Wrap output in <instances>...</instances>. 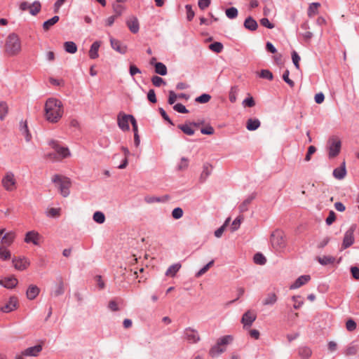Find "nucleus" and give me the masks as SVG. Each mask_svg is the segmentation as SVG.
<instances>
[{"instance_id": "obj_1", "label": "nucleus", "mask_w": 359, "mask_h": 359, "mask_svg": "<svg viewBox=\"0 0 359 359\" xmlns=\"http://www.w3.org/2000/svg\"><path fill=\"white\" fill-rule=\"evenodd\" d=\"M46 119L52 123H57L63 115V104L56 98H49L44 107Z\"/></svg>"}, {"instance_id": "obj_2", "label": "nucleus", "mask_w": 359, "mask_h": 359, "mask_svg": "<svg viewBox=\"0 0 359 359\" xmlns=\"http://www.w3.org/2000/svg\"><path fill=\"white\" fill-rule=\"evenodd\" d=\"M233 341L232 335H224L217 339V342L209 350V355L215 358L226 351V346Z\"/></svg>"}, {"instance_id": "obj_3", "label": "nucleus", "mask_w": 359, "mask_h": 359, "mask_svg": "<svg viewBox=\"0 0 359 359\" xmlns=\"http://www.w3.org/2000/svg\"><path fill=\"white\" fill-rule=\"evenodd\" d=\"M49 145L54 150V152L47 154L46 155L47 158L54 161H59L70 156L69 149L60 146L56 141H50Z\"/></svg>"}, {"instance_id": "obj_4", "label": "nucleus", "mask_w": 359, "mask_h": 359, "mask_svg": "<svg viewBox=\"0 0 359 359\" xmlns=\"http://www.w3.org/2000/svg\"><path fill=\"white\" fill-rule=\"evenodd\" d=\"M20 50L21 42L20 38L15 33L10 34L6 39V53L10 56H14L18 55Z\"/></svg>"}, {"instance_id": "obj_5", "label": "nucleus", "mask_w": 359, "mask_h": 359, "mask_svg": "<svg viewBox=\"0 0 359 359\" xmlns=\"http://www.w3.org/2000/svg\"><path fill=\"white\" fill-rule=\"evenodd\" d=\"M51 180L63 197H67L69 195L71 181L68 177L61 175H54Z\"/></svg>"}, {"instance_id": "obj_6", "label": "nucleus", "mask_w": 359, "mask_h": 359, "mask_svg": "<svg viewBox=\"0 0 359 359\" xmlns=\"http://www.w3.org/2000/svg\"><path fill=\"white\" fill-rule=\"evenodd\" d=\"M271 243L276 251L283 252L287 245L284 233L279 230L273 231L271 236Z\"/></svg>"}, {"instance_id": "obj_7", "label": "nucleus", "mask_w": 359, "mask_h": 359, "mask_svg": "<svg viewBox=\"0 0 359 359\" xmlns=\"http://www.w3.org/2000/svg\"><path fill=\"white\" fill-rule=\"evenodd\" d=\"M341 148V142L338 137H331L327 144L329 158H334L339 155Z\"/></svg>"}, {"instance_id": "obj_8", "label": "nucleus", "mask_w": 359, "mask_h": 359, "mask_svg": "<svg viewBox=\"0 0 359 359\" xmlns=\"http://www.w3.org/2000/svg\"><path fill=\"white\" fill-rule=\"evenodd\" d=\"M17 181L15 175L11 171L5 173L1 180V185L7 191H13L16 189Z\"/></svg>"}, {"instance_id": "obj_9", "label": "nucleus", "mask_w": 359, "mask_h": 359, "mask_svg": "<svg viewBox=\"0 0 359 359\" xmlns=\"http://www.w3.org/2000/svg\"><path fill=\"white\" fill-rule=\"evenodd\" d=\"M16 237V234L14 231L6 232L5 229H0V238L1 245L8 247L13 244Z\"/></svg>"}, {"instance_id": "obj_10", "label": "nucleus", "mask_w": 359, "mask_h": 359, "mask_svg": "<svg viewBox=\"0 0 359 359\" xmlns=\"http://www.w3.org/2000/svg\"><path fill=\"white\" fill-rule=\"evenodd\" d=\"M42 236L36 231L32 230L26 233L24 241L26 243H32L34 245H39Z\"/></svg>"}, {"instance_id": "obj_11", "label": "nucleus", "mask_w": 359, "mask_h": 359, "mask_svg": "<svg viewBox=\"0 0 359 359\" xmlns=\"http://www.w3.org/2000/svg\"><path fill=\"white\" fill-rule=\"evenodd\" d=\"M185 339L191 344H196L201 340V337L197 330L187 327L184 331Z\"/></svg>"}, {"instance_id": "obj_12", "label": "nucleus", "mask_w": 359, "mask_h": 359, "mask_svg": "<svg viewBox=\"0 0 359 359\" xmlns=\"http://www.w3.org/2000/svg\"><path fill=\"white\" fill-rule=\"evenodd\" d=\"M132 115H127L123 113H119L117 118V123L118 127L123 131H128L130 129L129 121L131 122Z\"/></svg>"}, {"instance_id": "obj_13", "label": "nucleus", "mask_w": 359, "mask_h": 359, "mask_svg": "<svg viewBox=\"0 0 359 359\" xmlns=\"http://www.w3.org/2000/svg\"><path fill=\"white\" fill-rule=\"evenodd\" d=\"M355 231V227L351 226L350 227L345 233L343 243H342V248L346 249L351 245H352L354 243V236L353 233Z\"/></svg>"}, {"instance_id": "obj_14", "label": "nucleus", "mask_w": 359, "mask_h": 359, "mask_svg": "<svg viewBox=\"0 0 359 359\" xmlns=\"http://www.w3.org/2000/svg\"><path fill=\"white\" fill-rule=\"evenodd\" d=\"M257 315L255 311H246L242 317L241 323L243 324L244 327L251 326L253 322L256 320Z\"/></svg>"}, {"instance_id": "obj_15", "label": "nucleus", "mask_w": 359, "mask_h": 359, "mask_svg": "<svg viewBox=\"0 0 359 359\" xmlns=\"http://www.w3.org/2000/svg\"><path fill=\"white\" fill-rule=\"evenodd\" d=\"M13 263L15 269L19 271L25 270L29 266V262L25 257L15 258Z\"/></svg>"}, {"instance_id": "obj_16", "label": "nucleus", "mask_w": 359, "mask_h": 359, "mask_svg": "<svg viewBox=\"0 0 359 359\" xmlns=\"http://www.w3.org/2000/svg\"><path fill=\"white\" fill-rule=\"evenodd\" d=\"M109 41L111 48L116 52L121 54H125L127 52V46L123 45L120 41L113 37H110Z\"/></svg>"}, {"instance_id": "obj_17", "label": "nucleus", "mask_w": 359, "mask_h": 359, "mask_svg": "<svg viewBox=\"0 0 359 359\" xmlns=\"http://www.w3.org/2000/svg\"><path fill=\"white\" fill-rule=\"evenodd\" d=\"M126 25L132 33L136 34L139 32L140 25L136 17L131 16L128 18L126 20Z\"/></svg>"}, {"instance_id": "obj_18", "label": "nucleus", "mask_w": 359, "mask_h": 359, "mask_svg": "<svg viewBox=\"0 0 359 359\" xmlns=\"http://www.w3.org/2000/svg\"><path fill=\"white\" fill-rule=\"evenodd\" d=\"M18 299L15 297H10L8 302L0 309L4 313H9L17 308Z\"/></svg>"}, {"instance_id": "obj_19", "label": "nucleus", "mask_w": 359, "mask_h": 359, "mask_svg": "<svg viewBox=\"0 0 359 359\" xmlns=\"http://www.w3.org/2000/svg\"><path fill=\"white\" fill-rule=\"evenodd\" d=\"M65 292V284L62 277L57 279L54 290L51 292V295L54 297H59Z\"/></svg>"}, {"instance_id": "obj_20", "label": "nucleus", "mask_w": 359, "mask_h": 359, "mask_svg": "<svg viewBox=\"0 0 359 359\" xmlns=\"http://www.w3.org/2000/svg\"><path fill=\"white\" fill-rule=\"evenodd\" d=\"M18 280L15 276H10L0 280V285L7 289H13L18 285Z\"/></svg>"}, {"instance_id": "obj_21", "label": "nucleus", "mask_w": 359, "mask_h": 359, "mask_svg": "<svg viewBox=\"0 0 359 359\" xmlns=\"http://www.w3.org/2000/svg\"><path fill=\"white\" fill-rule=\"evenodd\" d=\"M311 280V276L309 275H303L299 276L290 286V290H295L301 286L305 285Z\"/></svg>"}, {"instance_id": "obj_22", "label": "nucleus", "mask_w": 359, "mask_h": 359, "mask_svg": "<svg viewBox=\"0 0 359 359\" xmlns=\"http://www.w3.org/2000/svg\"><path fill=\"white\" fill-rule=\"evenodd\" d=\"M278 301V296L275 292H269L263 299L262 303L264 306H273Z\"/></svg>"}, {"instance_id": "obj_23", "label": "nucleus", "mask_w": 359, "mask_h": 359, "mask_svg": "<svg viewBox=\"0 0 359 359\" xmlns=\"http://www.w3.org/2000/svg\"><path fill=\"white\" fill-rule=\"evenodd\" d=\"M42 351V346L40 344L26 348L22 355L27 356H36Z\"/></svg>"}, {"instance_id": "obj_24", "label": "nucleus", "mask_w": 359, "mask_h": 359, "mask_svg": "<svg viewBox=\"0 0 359 359\" xmlns=\"http://www.w3.org/2000/svg\"><path fill=\"white\" fill-rule=\"evenodd\" d=\"M39 292L40 289L36 285H31L27 288L26 292L27 297L30 300H33L39 295Z\"/></svg>"}, {"instance_id": "obj_25", "label": "nucleus", "mask_w": 359, "mask_h": 359, "mask_svg": "<svg viewBox=\"0 0 359 359\" xmlns=\"http://www.w3.org/2000/svg\"><path fill=\"white\" fill-rule=\"evenodd\" d=\"M212 166L208 163H205L203 165V170L201 172L200 180L201 182H204L210 176L212 172Z\"/></svg>"}, {"instance_id": "obj_26", "label": "nucleus", "mask_w": 359, "mask_h": 359, "mask_svg": "<svg viewBox=\"0 0 359 359\" xmlns=\"http://www.w3.org/2000/svg\"><path fill=\"white\" fill-rule=\"evenodd\" d=\"M101 46V42L99 41H95L90 46L89 50V57L91 59H96L99 57L98 50Z\"/></svg>"}, {"instance_id": "obj_27", "label": "nucleus", "mask_w": 359, "mask_h": 359, "mask_svg": "<svg viewBox=\"0 0 359 359\" xmlns=\"http://www.w3.org/2000/svg\"><path fill=\"white\" fill-rule=\"evenodd\" d=\"M346 175L345 163L344 162L341 167L337 168L333 170V176L337 180H342Z\"/></svg>"}, {"instance_id": "obj_28", "label": "nucleus", "mask_w": 359, "mask_h": 359, "mask_svg": "<svg viewBox=\"0 0 359 359\" xmlns=\"http://www.w3.org/2000/svg\"><path fill=\"white\" fill-rule=\"evenodd\" d=\"M244 27L247 29L255 31L257 29L258 25L252 17H248L244 22Z\"/></svg>"}, {"instance_id": "obj_29", "label": "nucleus", "mask_w": 359, "mask_h": 359, "mask_svg": "<svg viewBox=\"0 0 359 359\" xmlns=\"http://www.w3.org/2000/svg\"><path fill=\"white\" fill-rule=\"evenodd\" d=\"M11 258V252L8 249V247L0 245V259L2 261H7Z\"/></svg>"}, {"instance_id": "obj_30", "label": "nucleus", "mask_w": 359, "mask_h": 359, "mask_svg": "<svg viewBox=\"0 0 359 359\" xmlns=\"http://www.w3.org/2000/svg\"><path fill=\"white\" fill-rule=\"evenodd\" d=\"M316 259L323 266L332 264L335 262V257L332 256L318 257Z\"/></svg>"}, {"instance_id": "obj_31", "label": "nucleus", "mask_w": 359, "mask_h": 359, "mask_svg": "<svg viewBox=\"0 0 359 359\" xmlns=\"http://www.w3.org/2000/svg\"><path fill=\"white\" fill-rule=\"evenodd\" d=\"M181 264L180 263L174 264L171 265L166 271L165 275L167 276L174 277L176 273L179 271L181 268Z\"/></svg>"}, {"instance_id": "obj_32", "label": "nucleus", "mask_w": 359, "mask_h": 359, "mask_svg": "<svg viewBox=\"0 0 359 359\" xmlns=\"http://www.w3.org/2000/svg\"><path fill=\"white\" fill-rule=\"evenodd\" d=\"M155 72L161 76H165L168 73L166 66L162 62H156L154 64Z\"/></svg>"}, {"instance_id": "obj_33", "label": "nucleus", "mask_w": 359, "mask_h": 359, "mask_svg": "<svg viewBox=\"0 0 359 359\" xmlns=\"http://www.w3.org/2000/svg\"><path fill=\"white\" fill-rule=\"evenodd\" d=\"M260 126V121L258 119L250 118L246 123V128L248 130H255Z\"/></svg>"}, {"instance_id": "obj_34", "label": "nucleus", "mask_w": 359, "mask_h": 359, "mask_svg": "<svg viewBox=\"0 0 359 359\" xmlns=\"http://www.w3.org/2000/svg\"><path fill=\"white\" fill-rule=\"evenodd\" d=\"M64 48L66 52L74 54L77 51V46L73 41H66L64 43Z\"/></svg>"}, {"instance_id": "obj_35", "label": "nucleus", "mask_w": 359, "mask_h": 359, "mask_svg": "<svg viewBox=\"0 0 359 359\" xmlns=\"http://www.w3.org/2000/svg\"><path fill=\"white\" fill-rule=\"evenodd\" d=\"M298 353L302 358L307 359L311 355L312 351L310 348L302 346L299 348Z\"/></svg>"}, {"instance_id": "obj_36", "label": "nucleus", "mask_w": 359, "mask_h": 359, "mask_svg": "<svg viewBox=\"0 0 359 359\" xmlns=\"http://www.w3.org/2000/svg\"><path fill=\"white\" fill-rule=\"evenodd\" d=\"M41 5L39 1H35L30 4L29 13L32 15H36L41 11Z\"/></svg>"}, {"instance_id": "obj_37", "label": "nucleus", "mask_w": 359, "mask_h": 359, "mask_svg": "<svg viewBox=\"0 0 359 359\" xmlns=\"http://www.w3.org/2000/svg\"><path fill=\"white\" fill-rule=\"evenodd\" d=\"M59 16L55 15L52 18L45 21L43 24V28L44 30H48L53 25L56 24L59 21Z\"/></svg>"}, {"instance_id": "obj_38", "label": "nucleus", "mask_w": 359, "mask_h": 359, "mask_svg": "<svg viewBox=\"0 0 359 359\" xmlns=\"http://www.w3.org/2000/svg\"><path fill=\"white\" fill-rule=\"evenodd\" d=\"M8 113V106L6 102H0V120L4 121Z\"/></svg>"}, {"instance_id": "obj_39", "label": "nucleus", "mask_w": 359, "mask_h": 359, "mask_svg": "<svg viewBox=\"0 0 359 359\" xmlns=\"http://www.w3.org/2000/svg\"><path fill=\"white\" fill-rule=\"evenodd\" d=\"M60 208H50L46 210V215L48 217L57 218L60 216Z\"/></svg>"}, {"instance_id": "obj_40", "label": "nucleus", "mask_w": 359, "mask_h": 359, "mask_svg": "<svg viewBox=\"0 0 359 359\" xmlns=\"http://www.w3.org/2000/svg\"><path fill=\"white\" fill-rule=\"evenodd\" d=\"M320 6V3H312L308 8V15L311 18L318 13V9Z\"/></svg>"}, {"instance_id": "obj_41", "label": "nucleus", "mask_w": 359, "mask_h": 359, "mask_svg": "<svg viewBox=\"0 0 359 359\" xmlns=\"http://www.w3.org/2000/svg\"><path fill=\"white\" fill-rule=\"evenodd\" d=\"M191 125L189 124H182L179 125L178 128L186 135H193L194 134V130L191 128Z\"/></svg>"}, {"instance_id": "obj_42", "label": "nucleus", "mask_w": 359, "mask_h": 359, "mask_svg": "<svg viewBox=\"0 0 359 359\" xmlns=\"http://www.w3.org/2000/svg\"><path fill=\"white\" fill-rule=\"evenodd\" d=\"M223 48L224 46L220 42H214L209 45V49L216 53H221L223 50Z\"/></svg>"}, {"instance_id": "obj_43", "label": "nucleus", "mask_w": 359, "mask_h": 359, "mask_svg": "<svg viewBox=\"0 0 359 359\" xmlns=\"http://www.w3.org/2000/svg\"><path fill=\"white\" fill-rule=\"evenodd\" d=\"M93 220L98 224H103L105 221V216L103 212L97 211L93 214Z\"/></svg>"}, {"instance_id": "obj_44", "label": "nucleus", "mask_w": 359, "mask_h": 359, "mask_svg": "<svg viewBox=\"0 0 359 359\" xmlns=\"http://www.w3.org/2000/svg\"><path fill=\"white\" fill-rule=\"evenodd\" d=\"M225 13L228 18L234 19L238 16V10L235 7H231L226 10Z\"/></svg>"}, {"instance_id": "obj_45", "label": "nucleus", "mask_w": 359, "mask_h": 359, "mask_svg": "<svg viewBox=\"0 0 359 359\" xmlns=\"http://www.w3.org/2000/svg\"><path fill=\"white\" fill-rule=\"evenodd\" d=\"M292 299L294 302L293 307L295 309H299L304 304V299L301 296H293Z\"/></svg>"}, {"instance_id": "obj_46", "label": "nucleus", "mask_w": 359, "mask_h": 359, "mask_svg": "<svg viewBox=\"0 0 359 359\" xmlns=\"http://www.w3.org/2000/svg\"><path fill=\"white\" fill-rule=\"evenodd\" d=\"M254 262L257 264L263 265L266 262V259L262 254L256 253L254 256Z\"/></svg>"}, {"instance_id": "obj_47", "label": "nucleus", "mask_w": 359, "mask_h": 359, "mask_svg": "<svg viewBox=\"0 0 359 359\" xmlns=\"http://www.w3.org/2000/svg\"><path fill=\"white\" fill-rule=\"evenodd\" d=\"M214 260L209 262L206 265H205L202 269H201L196 274V277L198 278L205 273L213 265Z\"/></svg>"}, {"instance_id": "obj_48", "label": "nucleus", "mask_w": 359, "mask_h": 359, "mask_svg": "<svg viewBox=\"0 0 359 359\" xmlns=\"http://www.w3.org/2000/svg\"><path fill=\"white\" fill-rule=\"evenodd\" d=\"M259 76L271 81L273 78V74L268 69H262L259 73Z\"/></svg>"}, {"instance_id": "obj_49", "label": "nucleus", "mask_w": 359, "mask_h": 359, "mask_svg": "<svg viewBox=\"0 0 359 359\" xmlns=\"http://www.w3.org/2000/svg\"><path fill=\"white\" fill-rule=\"evenodd\" d=\"M21 131H22V134L25 135L26 141L27 142L30 141L32 136L29 132L28 127H27L26 122L22 123Z\"/></svg>"}, {"instance_id": "obj_50", "label": "nucleus", "mask_w": 359, "mask_h": 359, "mask_svg": "<svg viewBox=\"0 0 359 359\" xmlns=\"http://www.w3.org/2000/svg\"><path fill=\"white\" fill-rule=\"evenodd\" d=\"M210 99L211 96L209 94L204 93L197 97L195 100L199 103H207L210 100Z\"/></svg>"}, {"instance_id": "obj_51", "label": "nucleus", "mask_w": 359, "mask_h": 359, "mask_svg": "<svg viewBox=\"0 0 359 359\" xmlns=\"http://www.w3.org/2000/svg\"><path fill=\"white\" fill-rule=\"evenodd\" d=\"M151 82H152L153 85L155 86L156 87H160L161 85L165 84V82L164 81V80L161 77L158 76H154L151 78Z\"/></svg>"}, {"instance_id": "obj_52", "label": "nucleus", "mask_w": 359, "mask_h": 359, "mask_svg": "<svg viewBox=\"0 0 359 359\" xmlns=\"http://www.w3.org/2000/svg\"><path fill=\"white\" fill-rule=\"evenodd\" d=\"M289 71L285 70L283 74V79L286 82L291 88L294 86V82L289 78Z\"/></svg>"}, {"instance_id": "obj_53", "label": "nucleus", "mask_w": 359, "mask_h": 359, "mask_svg": "<svg viewBox=\"0 0 359 359\" xmlns=\"http://www.w3.org/2000/svg\"><path fill=\"white\" fill-rule=\"evenodd\" d=\"M172 216L174 219H178L183 216V210L181 208H176L172 212Z\"/></svg>"}, {"instance_id": "obj_54", "label": "nucleus", "mask_w": 359, "mask_h": 359, "mask_svg": "<svg viewBox=\"0 0 359 359\" xmlns=\"http://www.w3.org/2000/svg\"><path fill=\"white\" fill-rule=\"evenodd\" d=\"M113 10L115 13L114 16L118 17L122 15L123 11L124 10V7L120 4H114L113 6Z\"/></svg>"}, {"instance_id": "obj_55", "label": "nucleus", "mask_w": 359, "mask_h": 359, "mask_svg": "<svg viewBox=\"0 0 359 359\" xmlns=\"http://www.w3.org/2000/svg\"><path fill=\"white\" fill-rule=\"evenodd\" d=\"M292 62L294 63V65L295 67L299 69V61H300V57L297 54L296 51H293L292 53Z\"/></svg>"}, {"instance_id": "obj_56", "label": "nucleus", "mask_w": 359, "mask_h": 359, "mask_svg": "<svg viewBox=\"0 0 359 359\" xmlns=\"http://www.w3.org/2000/svg\"><path fill=\"white\" fill-rule=\"evenodd\" d=\"M173 109H174V110L177 111L179 113H182V114L188 113V110L187 109L185 106L181 103H177V104H175L173 107Z\"/></svg>"}, {"instance_id": "obj_57", "label": "nucleus", "mask_w": 359, "mask_h": 359, "mask_svg": "<svg viewBox=\"0 0 359 359\" xmlns=\"http://www.w3.org/2000/svg\"><path fill=\"white\" fill-rule=\"evenodd\" d=\"M185 8L187 11V18L189 21H191L194 17V12L192 10L191 5H189V4L186 5Z\"/></svg>"}, {"instance_id": "obj_58", "label": "nucleus", "mask_w": 359, "mask_h": 359, "mask_svg": "<svg viewBox=\"0 0 359 359\" xmlns=\"http://www.w3.org/2000/svg\"><path fill=\"white\" fill-rule=\"evenodd\" d=\"M201 133L204 135H212L215 133V129L210 125H208L201 129Z\"/></svg>"}, {"instance_id": "obj_59", "label": "nucleus", "mask_w": 359, "mask_h": 359, "mask_svg": "<svg viewBox=\"0 0 359 359\" xmlns=\"http://www.w3.org/2000/svg\"><path fill=\"white\" fill-rule=\"evenodd\" d=\"M346 327L348 331H353L356 328V323L353 320L349 319L346 321Z\"/></svg>"}, {"instance_id": "obj_60", "label": "nucleus", "mask_w": 359, "mask_h": 359, "mask_svg": "<svg viewBox=\"0 0 359 359\" xmlns=\"http://www.w3.org/2000/svg\"><path fill=\"white\" fill-rule=\"evenodd\" d=\"M177 99V95L172 90L169 91L168 102L169 104H173Z\"/></svg>"}, {"instance_id": "obj_61", "label": "nucleus", "mask_w": 359, "mask_h": 359, "mask_svg": "<svg viewBox=\"0 0 359 359\" xmlns=\"http://www.w3.org/2000/svg\"><path fill=\"white\" fill-rule=\"evenodd\" d=\"M336 219L335 213L334 211L331 210L329 212V215L326 219V224L327 225H331Z\"/></svg>"}, {"instance_id": "obj_62", "label": "nucleus", "mask_w": 359, "mask_h": 359, "mask_svg": "<svg viewBox=\"0 0 359 359\" xmlns=\"http://www.w3.org/2000/svg\"><path fill=\"white\" fill-rule=\"evenodd\" d=\"M260 24L265 27H267L269 29H273L274 27V25L273 24H272L271 22H270V21L269 20L268 18H262L261 20H260Z\"/></svg>"}, {"instance_id": "obj_63", "label": "nucleus", "mask_w": 359, "mask_h": 359, "mask_svg": "<svg viewBox=\"0 0 359 359\" xmlns=\"http://www.w3.org/2000/svg\"><path fill=\"white\" fill-rule=\"evenodd\" d=\"M243 104L244 106L252 107L255 106V102L252 97H249L243 100Z\"/></svg>"}, {"instance_id": "obj_64", "label": "nucleus", "mask_w": 359, "mask_h": 359, "mask_svg": "<svg viewBox=\"0 0 359 359\" xmlns=\"http://www.w3.org/2000/svg\"><path fill=\"white\" fill-rule=\"evenodd\" d=\"M210 1L211 0H198V7L201 10H205L210 6Z\"/></svg>"}]
</instances>
